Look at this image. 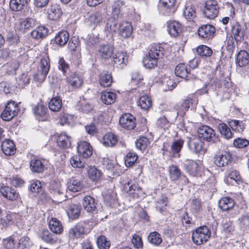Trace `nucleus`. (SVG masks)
Listing matches in <instances>:
<instances>
[{"label": "nucleus", "mask_w": 249, "mask_h": 249, "mask_svg": "<svg viewBox=\"0 0 249 249\" xmlns=\"http://www.w3.org/2000/svg\"><path fill=\"white\" fill-rule=\"evenodd\" d=\"M175 74L177 76L187 80L193 78L194 76L191 73L190 69L184 63L179 64L175 69Z\"/></svg>", "instance_id": "obj_15"}, {"label": "nucleus", "mask_w": 249, "mask_h": 249, "mask_svg": "<svg viewBox=\"0 0 249 249\" xmlns=\"http://www.w3.org/2000/svg\"><path fill=\"white\" fill-rule=\"evenodd\" d=\"M119 124L124 128L132 130L136 126V119L131 114L125 113L120 118Z\"/></svg>", "instance_id": "obj_11"}, {"label": "nucleus", "mask_w": 249, "mask_h": 249, "mask_svg": "<svg viewBox=\"0 0 249 249\" xmlns=\"http://www.w3.org/2000/svg\"><path fill=\"white\" fill-rule=\"evenodd\" d=\"M249 54L246 51H240L237 54L236 58V63L239 67L246 66L249 61Z\"/></svg>", "instance_id": "obj_31"}, {"label": "nucleus", "mask_w": 249, "mask_h": 249, "mask_svg": "<svg viewBox=\"0 0 249 249\" xmlns=\"http://www.w3.org/2000/svg\"><path fill=\"white\" fill-rule=\"evenodd\" d=\"M120 11V10L112 8L111 16L107 18L105 21V26L104 30L107 34H112L116 32L118 20L122 17Z\"/></svg>", "instance_id": "obj_2"}, {"label": "nucleus", "mask_w": 249, "mask_h": 249, "mask_svg": "<svg viewBox=\"0 0 249 249\" xmlns=\"http://www.w3.org/2000/svg\"><path fill=\"white\" fill-rule=\"evenodd\" d=\"M32 246V242L28 236H23L18 242V249H29Z\"/></svg>", "instance_id": "obj_57"}, {"label": "nucleus", "mask_w": 249, "mask_h": 249, "mask_svg": "<svg viewBox=\"0 0 249 249\" xmlns=\"http://www.w3.org/2000/svg\"><path fill=\"white\" fill-rule=\"evenodd\" d=\"M197 33L200 38L209 40L214 36L215 28L212 25L204 24L198 28Z\"/></svg>", "instance_id": "obj_9"}, {"label": "nucleus", "mask_w": 249, "mask_h": 249, "mask_svg": "<svg viewBox=\"0 0 249 249\" xmlns=\"http://www.w3.org/2000/svg\"><path fill=\"white\" fill-rule=\"evenodd\" d=\"M196 52L198 55L202 57H210L213 54L212 50L204 45H199L197 48Z\"/></svg>", "instance_id": "obj_50"}, {"label": "nucleus", "mask_w": 249, "mask_h": 249, "mask_svg": "<svg viewBox=\"0 0 249 249\" xmlns=\"http://www.w3.org/2000/svg\"><path fill=\"white\" fill-rule=\"evenodd\" d=\"M18 107L15 102L9 101L1 113V117L4 121H9L18 115Z\"/></svg>", "instance_id": "obj_7"}, {"label": "nucleus", "mask_w": 249, "mask_h": 249, "mask_svg": "<svg viewBox=\"0 0 249 249\" xmlns=\"http://www.w3.org/2000/svg\"><path fill=\"white\" fill-rule=\"evenodd\" d=\"M67 213L70 218L76 219L80 214L81 207L76 204H71L69 206Z\"/></svg>", "instance_id": "obj_35"}, {"label": "nucleus", "mask_w": 249, "mask_h": 249, "mask_svg": "<svg viewBox=\"0 0 249 249\" xmlns=\"http://www.w3.org/2000/svg\"><path fill=\"white\" fill-rule=\"evenodd\" d=\"M58 69L61 71L64 75L69 72L70 70V66L63 58H60L58 62Z\"/></svg>", "instance_id": "obj_64"}, {"label": "nucleus", "mask_w": 249, "mask_h": 249, "mask_svg": "<svg viewBox=\"0 0 249 249\" xmlns=\"http://www.w3.org/2000/svg\"><path fill=\"white\" fill-rule=\"evenodd\" d=\"M167 23L168 32L171 36L177 37L182 33V26L178 21L172 20Z\"/></svg>", "instance_id": "obj_18"}, {"label": "nucleus", "mask_w": 249, "mask_h": 249, "mask_svg": "<svg viewBox=\"0 0 249 249\" xmlns=\"http://www.w3.org/2000/svg\"><path fill=\"white\" fill-rule=\"evenodd\" d=\"M164 50L160 45H153L149 51L148 55L158 60L163 56Z\"/></svg>", "instance_id": "obj_30"}, {"label": "nucleus", "mask_w": 249, "mask_h": 249, "mask_svg": "<svg viewBox=\"0 0 249 249\" xmlns=\"http://www.w3.org/2000/svg\"><path fill=\"white\" fill-rule=\"evenodd\" d=\"M219 8L216 0H208L205 3L204 15L206 18L213 19L218 15Z\"/></svg>", "instance_id": "obj_5"}, {"label": "nucleus", "mask_w": 249, "mask_h": 249, "mask_svg": "<svg viewBox=\"0 0 249 249\" xmlns=\"http://www.w3.org/2000/svg\"><path fill=\"white\" fill-rule=\"evenodd\" d=\"M150 142L145 137H140L135 142V145L136 147L141 150L144 151L148 147H150Z\"/></svg>", "instance_id": "obj_44"}, {"label": "nucleus", "mask_w": 249, "mask_h": 249, "mask_svg": "<svg viewBox=\"0 0 249 249\" xmlns=\"http://www.w3.org/2000/svg\"><path fill=\"white\" fill-rule=\"evenodd\" d=\"M96 243L99 249H108L110 245V241L103 235L97 238Z\"/></svg>", "instance_id": "obj_56"}, {"label": "nucleus", "mask_w": 249, "mask_h": 249, "mask_svg": "<svg viewBox=\"0 0 249 249\" xmlns=\"http://www.w3.org/2000/svg\"><path fill=\"white\" fill-rule=\"evenodd\" d=\"M48 18L52 20H57L61 16L62 12L60 6L57 4H52L48 9Z\"/></svg>", "instance_id": "obj_22"}, {"label": "nucleus", "mask_w": 249, "mask_h": 249, "mask_svg": "<svg viewBox=\"0 0 249 249\" xmlns=\"http://www.w3.org/2000/svg\"><path fill=\"white\" fill-rule=\"evenodd\" d=\"M50 190L54 195H60L63 194L62 185L59 181H53L50 186Z\"/></svg>", "instance_id": "obj_51"}, {"label": "nucleus", "mask_w": 249, "mask_h": 249, "mask_svg": "<svg viewBox=\"0 0 249 249\" xmlns=\"http://www.w3.org/2000/svg\"><path fill=\"white\" fill-rule=\"evenodd\" d=\"M48 30L44 26H39L31 33L33 38L36 39H43L48 35Z\"/></svg>", "instance_id": "obj_26"}, {"label": "nucleus", "mask_w": 249, "mask_h": 249, "mask_svg": "<svg viewBox=\"0 0 249 249\" xmlns=\"http://www.w3.org/2000/svg\"><path fill=\"white\" fill-rule=\"evenodd\" d=\"M78 110L85 113H88L92 110L93 107L85 99H81L77 104Z\"/></svg>", "instance_id": "obj_49"}, {"label": "nucleus", "mask_w": 249, "mask_h": 249, "mask_svg": "<svg viewBox=\"0 0 249 249\" xmlns=\"http://www.w3.org/2000/svg\"><path fill=\"white\" fill-rule=\"evenodd\" d=\"M67 79L68 82L74 88H80L83 82L82 77L75 73H71Z\"/></svg>", "instance_id": "obj_29"}, {"label": "nucleus", "mask_w": 249, "mask_h": 249, "mask_svg": "<svg viewBox=\"0 0 249 249\" xmlns=\"http://www.w3.org/2000/svg\"><path fill=\"white\" fill-rule=\"evenodd\" d=\"M148 241L155 246H159L162 242V238L161 235L157 231L151 232L148 237Z\"/></svg>", "instance_id": "obj_39"}, {"label": "nucleus", "mask_w": 249, "mask_h": 249, "mask_svg": "<svg viewBox=\"0 0 249 249\" xmlns=\"http://www.w3.org/2000/svg\"><path fill=\"white\" fill-rule=\"evenodd\" d=\"M119 34L124 38H127L130 36L132 32L131 24L126 21H122L119 24Z\"/></svg>", "instance_id": "obj_21"}, {"label": "nucleus", "mask_w": 249, "mask_h": 249, "mask_svg": "<svg viewBox=\"0 0 249 249\" xmlns=\"http://www.w3.org/2000/svg\"><path fill=\"white\" fill-rule=\"evenodd\" d=\"M19 63L15 60H13L7 63L6 72L9 74H14L16 70L18 69Z\"/></svg>", "instance_id": "obj_58"}, {"label": "nucleus", "mask_w": 249, "mask_h": 249, "mask_svg": "<svg viewBox=\"0 0 249 249\" xmlns=\"http://www.w3.org/2000/svg\"><path fill=\"white\" fill-rule=\"evenodd\" d=\"M47 111V107L42 104H38L33 108L35 115L39 117L45 116Z\"/></svg>", "instance_id": "obj_59"}, {"label": "nucleus", "mask_w": 249, "mask_h": 249, "mask_svg": "<svg viewBox=\"0 0 249 249\" xmlns=\"http://www.w3.org/2000/svg\"><path fill=\"white\" fill-rule=\"evenodd\" d=\"M40 237L42 240L46 243L53 244L55 242L54 235L48 230H44L42 232Z\"/></svg>", "instance_id": "obj_62"}, {"label": "nucleus", "mask_w": 249, "mask_h": 249, "mask_svg": "<svg viewBox=\"0 0 249 249\" xmlns=\"http://www.w3.org/2000/svg\"><path fill=\"white\" fill-rule=\"evenodd\" d=\"M97 203L93 197L86 196L83 199V206L84 209L89 213H93L97 211Z\"/></svg>", "instance_id": "obj_20"}, {"label": "nucleus", "mask_w": 249, "mask_h": 249, "mask_svg": "<svg viewBox=\"0 0 249 249\" xmlns=\"http://www.w3.org/2000/svg\"><path fill=\"white\" fill-rule=\"evenodd\" d=\"M85 228L81 223L76 224L73 228L69 231V234L71 237L78 238L85 234Z\"/></svg>", "instance_id": "obj_33"}, {"label": "nucleus", "mask_w": 249, "mask_h": 249, "mask_svg": "<svg viewBox=\"0 0 249 249\" xmlns=\"http://www.w3.org/2000/svg\"><path fill=\"white\" fill-rule=\"evenodd\" d=\"M183 143L184 141L182 139L175 140L174 141L171 146V153L173 154H178L182 148Z\"/></svg>", "instance_id": "obj_55"}, {"label": "nucleus", "mask_w": 249, "mask_h": 249, "mask_svg": "<svg viewBox=\"0 0 249 249\" xmlns=\"http://www.w3.org/2000/svg\"><path fill=\"white\" fill-rule=\"evenodd\" d=\"M103 19V14L101 12L97 11L91 14L86 19V22L93 28H95Z\"/></svg>", "instance_id": "obj_19"}, {"label": "nucleus", "mask_w": 249, "mask_h": 249, "mask_svg": "<svg viewBox=\"0 0 249 249\" xmlns=\"http://www.w3.org/2000/svg\"><path fill=\"white\" fill-rule=\"evenodd\" d=\"M131 180L129 179L124 183V190L129 194H138L141 188L135 184H131Z\"/></svg>", "instance_id": "obj_46"}, {"label": "nucleus", "mask_w": 249, "mask_h": 249, "mask_svg": "<svg viewBox=\"0 0 249 249\" xmlns=\"http://www.w3.org/2000/svg\"><path fill=\"white\" fill-rule=\"evenodd\" d=\"M26 3V0H11L9 2L10 9L14 11L21 10Z\"/></svg>", "instance_id": "obj_47"}, {"label": "nucleus", "mask_w": 249, "mask_h": 249, "mask_svg": "<svg viewBox=\"0 0 249 249\" xmlns=\"http://www.w3.org/2000/svg\"><path fill=\"white\" fill-rule=\"evenodd\" d=\"M113 52L112 47L108 44L101 45L99 48V53L103 59H108L111 57Z\"/></svg>", "instance_id": "obj_34"}, {"label": "nucleus", "mask_w": 249, "mask_h": 249, "mask_svg": "<svg viewBox=\"0 0 249 249\" xmlns=\"http://www.w3.org/2000/svg\"><path fill=\"white\" fill-rule=\"evenodd\" d=\"M234 201L231 198L224 197L219 201L218 205L223 211H229L233 208Z\"/></svg>", "instance_id": "obj_23"}, {"label": "nucleus", "mask_w": 249, "mask_h": 249, "mask_svg": "<svg viewBox=\"0 0 249 249\" xmlns=\"http://www.w3.org/2000/svg\"><path fill=\"white\" fill-rule=\"evenodd\" d=\"M1 147L2 152L6 155H14L16 152L15 145L14 142L9 140L3 141Z\"/></svg>", "instance_id": "obj_25"}, {"label": "nucleus", "mask_w": 249, "mask_h": 249, "mask_svg": "<svg viewBox=\"0 0 249 249\" xmlns=\"http://www.w3.org/2000/svg\"><path fill=\"white\" fill-rule=\"evenodd\" d=\"M50 63L48 57L42 58L40 60L38 72L34 76V79L39 82H43L49 72Z\"/></svg>", "instance_id": "obj_3"}, {"label": "nucleus", "mask_w": 249, "mask_h": 249, "mask_svg": "<svg viewBox=\"0 0 249 249\" xmlns=\"http://www.w3.org/2000/svg\"><path fill=\"white\" fill-rule=\"evenodd\" d=\"M69 33L64 30L59 32L54 37V42L59 46H63L69 39Z\"/></svg>", "instance_id": "obj_24"}, {"label": "nucleus", "mask_w": 249, "mask_h": 249, "mask_svg": "<svg viewBox=\"0 0 249 249\" xmlns=\"http://www.w3.org/2000/svg\"><path fill=\"white\" fill-rule=\"evenodd\" d=\"M218 129L221 135L226 139L232 137L233 134L230 127L225 123H220L218 126Z\"/></svg>", "instance_id": "obj_42"}, {"label": "nucleus", "mask_w": 249, "mask_h": 249, "mask_svg": "<svg viewBox=\"0 0 249 249\" xmlns=\"http://www.w3.org/2000/svg\"><path fill=\"white\" fill-rule=\"evenodd\" d=\"M175 4L176 0H160L158 5L159 13L165 16L173 15L177 10Z\"/></svg>", "instance_id": "obj_4"}, {"label": "nucleus", "mask_w": 249, "mask_h": 249, "mask_svg": "<svg viewBox=\"0 0 249 249\" xmlns=\"http://www.w3.org/2000/svg\"><path fill=\"white\" fill-rule=\"evenodd\" d=\"M99 82L103 87H109L112 83L111 75L108 71H103L100 75Z\"/></svg>", "instance_id": "obj_36"}, {"label": "nucleus", "mask_w": 249, "mask_h": 249, "mask_svg": "<svg viewBox=\"0 0 249 249\" xmlns=\"http://www.w3.org/2000/svg\"><path fill=\"white\" fill-rule=\"evenodd\" d=\"M187 143L189 149L194 153H205L206 152L204 147V143L199 137H187Z\"/></svg>", "instance_id": "obj_6"}, {"label": "nucleus", "mask_w": 249, "mask_h": 249, "mask_svg": "<svg viewBox=\"0 0 249 249\" xmlns=\"http://www.w3.org/2000/svg\"><path fill=\"white\" fill-rule=\"evenodd\" d=\"M78 153L84 158L90 157L93 153L92 147L89 143L86 141L79 142L77 144Z\"/></svg>", "instance_id": "obj_13"}, {"label": "nucleus", "mask_w": 249, "mask_h": 249, "mask_svg": "<svg viewBox=\"0 0 249 249\" xmlns=\"http://www.w3.org/2000/svg\"><path fill=\"white\" fill-rule=\"evenodd\" d=\"M231 33L237 42L240 41L243 37V32L239 24H236L232 27Z\"/></svg>", "instance_id": "obj_52"}, {"label": "nucleus", "mask_w": 249, "mask_h": 249, "mask_svg": "<svg viewBox=\"0 0 249 249\" xmlns=\"http://www.w3.org/2000/svg\"><path fill=\"white\" fill-rule=\"evenodd\" d=\"M117 194L112 190H108L103 194L104 201L107 205L111 206L116 201Z\"/></svg>", "instance_id": "obj_40"}, {"label": "nucleus", "mask_w": 249, "mask_h": 249, "mask_svg": "<svg viewBox=\"0 0 249 249\" xmlns=\"http://www.w3.org/2000/svg\"><path fill=\"white\" fill-rule=\"evenodd\" d=\"M138 106L143 110L148 109L152 106L151 98L147 95H140Z\"/></svg>", "instance_id": "obj_43"}, {"label": "nucleus", "mask_w": 249, "mask_h": 249, "mask_svg": "<svg viewBox=\"0 0 249 249\" xmlns=\"http://www.w3.org/2000/svg\"><path fill=\"white\" fill-rule=\"evenodd\" d=\"M116 94L111 91L102 92L101 95V99L102 102L107 105H111L116 99Z\"/></svg>", "instance_id": "obj_37"}, {"label": "nucleus", "mask_w": 249, "mask_h": 249, "mask_svg": "<svg viewBox=\"0 0 249 249\" xmlns=\"http://www.w3.org/2000/svg\"><path fill=\"white\" fill-rule=\"evenodd\" d=\"M198 136L207 142H214L215 136L214 130L208 125H201L198 130Z\"/></svg>", "instance_id": "obj_10"}, {"label": "nucleus", "mask_w": 249, "mask_h": 249, "mask_svg": "<svg viewBox=\"0 0 249 249\" xmlns=\"http://www.w3.org/2000/svg\"><path fill=\"white\" fill-rule=\"evenodd\" d=\"M169 171L170 178L173 180L178 179L181 175L180 170L176 165H172L169 166Z\"/></svg>", "instance_id": "obj_60"}, {"label": "nucleus", "mask_w": 249, "mask_h": 249, "mask_svg": "<svg viewBox=\"0 0 249 249\" xmlns=\"http://www.w3.org/2000/svg\"><path fill=\"white\" fill-rule=\"evenodd\" d=\"M113 65L119 69L123 68L127 62V56L125 52H118L113 56Z\"/></svg>", "instance_id": "obj_16"}, {"label": "nucleus", "mask_w": 249, "mask_h": 249, "mask_svg": "<svg viewBox=\"0 0 249 249\" xmlns=\"http://www.w3.org/2000/svg\"><path fill=\"white\" fill-rule=\"evenodd\" d=\"M158 60L149 56H146L143 60L144 66L147 69H153L157 66Z\"/></svg>", "instance_id": "obj_54"}, {"label": "nucleus", "mask_w": 249, "mask_h": 249, "mask_svg": "<svg viewBox=\"0 0 249 249\" xmlns=\"http://www.w3.org/2000/svg\"><path fill=\"white\" fill-rule=\"evenodd\" d=\"M89 177L93 181H97L100 178L101 172L95 166L90 167L88 170Z\"/></svg>", "instance_id": "obj_53"}, {"label": "nucleus", "mask_w": 249, "mask_h": 249, "mask_svg": "<svg viewBox=\"0 0 249 249\" xmlns=\"http://www.w3.org/2000/svg\"><path fill=\"white\" fill-rule=\"evenodd\" d=\"M117 136L112 133H107L105 135L102 139V143L107 147H112L117 142Z\"/></svg>", "instance_id": "obj_28"}, {"label": "nucleus", "mask_w": 249, "mask_h": 249, "mask_svg": "<svg viewBox=\"0 0 249 249\" xmlns=\"http://www.w3.org/2000/svg\"><path fill=\"white\" fill-rule=\"evenodd\" d=\"M56 143L60 147L68 148L70 147L71 143V137L65 133H61L57 138Z\"/></svg>", "instance_id": "obj_27"}, {"label": "nucleus", "mask_w": 249, "mask_h": 249, "mask_svg": "<svg viewBox=\"0 0 249 249\" xmlns=\"http://www.w3.org/2000/svg\"><path fill=\"white\" fill-rule=\"evenodd\" d=\"M49 226L50 230L56 234L61 233L63 230L61 222L56 218H51L49 222Z\"/></svg>", "instance_id": "obj_32"}, {"label": "nucleus", "mask_w": 249, "mask_h": 249, "mask_svg": "<svg viewBox=\"0 0 249 249\" xmlns=\"http://www.w3.org/2000/svg\"><path fill=\"white\" fill-rule=\"evenodd\" d=\"M1 195L6 199L11 200H16L19 197V193L14 189L9 186H3L0 189Z\"/></svg>", "instance_id": "obj_14"}, {"label": "nucleus", "mask_w": 249, "mask_h": 249, "mask_svg": "<svg viewBox=\"0 0 249 249\" xmlns=\"http://www.w3.org/2000/svg\"><path fill=\"white\" fill-rule=\"evenodd\" d=\"M30 168L34 172L41 173L44 170V165L40 160L34 159L30 161Z\"/></svg>", "instance_id": "obj_41"}, {"label": "nucleus", "mask_w": 249, "mask_h": 249, "mask_svg": "<svg viewBox=\"0 0 249 249\" xmlns=\"http://www.w3.org/2000/svg\"><path fill=\"white\" fill-rule=\"evenodd\" d=\"M49 109L53 112L60 111L62 107V101L59 96L53 97L48 103Z\"/></svg>", "instance_id": "obj_38"}, {"label": "nucleus", "mask_w": 249, "mask_h": 249, "mask_svg": "<svg viewBox=\"0 0 249 249\" xmlns=\"http://www.w3.org/2000/svg\"><path fill=\"white\" fill-rule=\"evenodd\" d=\"M231 158L230 154L226 151L219 152L214 157V163L218 167L225 166L228 165Z\"/></svg>", "instance_id": "obj_17"}, {"label": "nucleus", "mask_w": 249, "mask_h": 249, "mask_svg": "<svg viewBox=\"0 0 249 249\" xmlns=\"http://www.w3.org/2000/svg\"><path fill=\"white\" fill-rule=\"evenodd\" d=\"M138 160V156L134 152H129L125 159V164L127 167L132 166Z\"/></svg>", "instance_id": "obj_61"}, {"label": "nucleus", "mask_w": 249, "mask_h": 249, "mask_svg": "<svg viewBox=\"0 0 249 249\" xmlns=\"http://www.w3.org/2000/svg\"><path fill=\"white\" fill-rule=\"evenodd\" d=\"M37 23L36 20L31 18H27L21 19L18 23L16 25V28L18 30L25 32L29 30L30 28L36 26Z\"/></svg>", "instance_id": "obj_12"}, {"label": "nucleus", "mask_w": 249, "mask_h": 249, "mask_svg": "<svg viewBox=\"0 0 249 249\" xmlns=\"http://www.w3.org/2000/svg\"><path fill=\"white\" fill-rule=\"evenodd\" d=\"M83 185L80 181L77 179H72L68 183L67 189L71 192H77L83 188Z\"/></svg>", "instance_id": "obj_45"}, {"label": "nucleus", "mask_w": 249, "mask_h": 249, "mask_svg": "<svg viewBox=\"0 0 249 249\" xmlns=\"http://www.w3.org/2000/svg\"><path fill=\"white\" fill-rule=\"evenodd\" d=\"M211 232L206 226H200L196 229L192 233V238L193 242L200 245L206 243L210 238Z\"/></svg>", "instance_id": "obj_1"}, {"label": "nucleus", "mask_w": 249, "mask_h": 249, "mask_svg": "<svg viewBox=\"0 0 249 249\" xmlns=\"http://www.w3.org/2000/svg\"><path fill=\"white\" fill-rule=\"evenodd\" d=\"M184 169L191 176L195 177L199 175L202 168L200 161H195L186 160L183 163Z\"/></svg>", "instance_id": "obj_8"}, {"label": "nucleus", "mask_w": 249, "mask_h": 249, "mask_svg": "<svg viewBox=\"0 0 249 249\" xmlns=\"http://www.w3.org/2000/svg\"><path fill=\"white\" fill-rule=\"evenodd\" d=\"M30 81V77L28 73H23L19 75L17 79V83L19 88H23L28 85Z\"/></svg>", "instance_id": "obj_48"}, {"label": "nucleus", "mask_w": 249, "mask_h": 249, "mask_svg": "<svg viewBox=\"0 0 249 249\" xmlns=\"http://www.w3.org/2000/svg\"><path fill=\"white\" fill-rule=\"evenodd\" d=\"M184 15L188 20L194 19L196 16V12L194 6H187L184 11Z\"/></svg>", "instance_id": "obj_63"}]
</instances>
